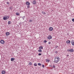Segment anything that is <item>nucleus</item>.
<instances>
[{
	"instance_id": "3",
	"label": "nucleus",
	"mask_w": 74,
	"mask_h": 74,
	"mask_svg": "<svg viewBox=\"0 0 74 74\" xmlns=\"http://www.w3.org/2000/svg\"><path fill=\"white\" fill-rule=\"evenodd\" d=\"M52 38V37L51 35H49L47 37V39L49 40L51 39Z\"/></svg>"
},
{
	"instance_id": "15",
	"label": "nucleus",
	"mask_w": 74,
	"mask_h": 74,
	"mask_svg": "<svg viewBox=\"0 0 74 74\" xmlns=\"http://www.w3.org/2000/svg\"><path fill=\"white\" fill-rule=\"evenodd\" d=\"M16 15L17 16H19L20 15L19 13L18 12H16Z\"/></svg>"
},
{
	"instance_id": "12",
	"label": "nucleus",
	"mask_w": 74,
	"mask_h": 74,
	"mask_svg": "<svg viewBox=\"0 0 74 74\" xmlns=\"http://www.w3.org/2000/svg\"><path fill=\"white\" fill-rule=\"evenodd\" d=\"M33 3L34 4H36V1L35 0L33 1Z\"/></svg>"
},
{
	"instance_id": "34",
	"label": "nucleus",
	"mask_w": 74,
	"mask_h": 74,
	"mask_svg": "<svg viewBox=\"0 0 74 74\" xmlns=\"http://www.w3.org/2000/svg\"><path fill=\"white\" fill-rule=\"evenodd\" d=\"M69 56V55H67V57H68V56Z\"/></svg>"
},
{
	"instance_id": "22",
	"label": "nucleus",
	"mask_w": 74,
	"mask_h": 74,
	"mask_svg": "<svg viewBox=\"0 0 74 74\" xmlns=\"http://www.w3.org/2000/svg\"><path fill=\"white\" fill-rule=\"evenodd\" d=\"M34 66H37V64L36 63H34Z\"/></svg>"
},
{
	"instance_id": "17",
	"label": "nucleus",
	"mask_w": 74,
	"mask_h": 74,
	"mask_svg": "<svg viewBox=\"0 0 74 74\" xmlns=\"http://www.w3.org/2000/svg\"><path fill=\"white\" fill-rule=\"evenodd\" d=\"M46 61L47 62L49 63L50 61L49 60H46Z\"/></svg>"
},
{
	"instance_id": "1",
	"label": "nucleus",
	"mask_w": 74,
	"mask_h": 74,
	"mask_svg": "<svg viewBox=\"0 0 74 74\" xmlns=\"http://www.w3.org/2000/svg\"><path fill=\"white\" fill-rule=\"evenodd\" d=\"M60 58L59 57L56 56L54 58V62L56 63L60 61Z\"/></svg>"
},
{
	"instance_id": "30",
	"label": "nucleus",
	"mask_w": 74,
	"mask_h": 74,
	"mask_svg": "<svg viewBox=\"0 0 74 74\" xmlns=\"http://www.w3.org/2000/svg\"><path fill=\"white\" fill-rule=\"evenodd\" d=\"M72 20V21H73V22H74V18H73Z\"/></svg>"
},
{
	"instance_id": "18",
	"label": "nucleus",
	"mask_w": 74,
	"mask_h": 74,
	"mask_svg": "<svg viewBox=\"0 0 74 74\" xmlns=\"http://www.w3.org/2000/svg\"><path fill=\"white\" fill-rule=\"evenodd\" d=\"M38 52L40 53L42 52V50L41 49H40V50H38Z\"/></svg>"
},
{
	"instance_id": "14",
	"label": "nucleus",
	"mask_w": 74,
	"mask_h": 74,
	"mask_svg": "<svg viewBox=\"0 0 74 74\" xmlns=\"http://www.w3.org/2000/svg\"><path fill=\"white\" fill-rule=\"evenodd\" d=\"M15 58H11V59H10V60L12 61H13L15 60Z\"/></svg>"
},
{
	"instance_id": "20",
	"label": "nucleus",
	"mask_w": 74,
	"mask_h": 74,
	"mask_svg": "<svg viewBox=\"0 0 74 74\" xmlns=\"http://www.w3.org/2000/svg\"><path fill=\"white\" fill-rule=\"evenodd\" d=\"M38 66H40L42 64H41V63H38Z\"/></svg>"
},
{
	"instance_id": "16",
	"label": "nucleus",
	"mask_w": 74,
	"mask_h": 74,
	"mask_svg": "<svg viewBox=\"0 0 74 74\" xmlns=\"http://www.w3.org/2000/svg\"><path fill=\"white\" fill-rule=\"evenodd\" d=\"M28 65H32V64L31 62H29V64H28Z\"/></svg>"
},
{
	"instance_id": "13",
	"label": "nucleus",
	"mask_w": 74,
	"mask_h": 74,
	"mask_svg": "<svg viewBox=\"0 0 74 74\" xmlns=\"http://www.w3.org/2000/svg\"><path fill=\"white\" fill-rule=\"evenodd\" d=\"M26 4H27V5H30V3L29 2H26Z\"/></svg>"
},
{
	"instance_id": "2",
	"label": "nucleus",
	"mask_w": 74,
	"mask_h": 74,
	"mask_svg": "<svg viewBox=\"0 0 74 74\" xmlns=\"http://www.w3.org/2000/svg\"><path fill=\"white\" fill-rule=\"evenodd\" d=\"M9 18V16H5L3 17V20H6L8 19V18Z\"/></svg>"
},
{
	"instance_id": "29",
	"label": "nucleus",
	"mask_w": 74,
	"mask_h": 74,
	"mask_svg": "<svg viewBox=\"0 0 74 74\" xmlns=\"http://www.w3.org/2000/svg\"><path fill=\"white\" fill-rule=\"evenodd\" d=\"M38 55L39 56H41V53H39L38 54Z\"/></svg>"
},
{
	"instance_id": "9",
	"label": "nucleus",
	"mask_w": 74,
	"mask_h": 74,
	"mask_svg": "<svg viewBox=\"0 0 74 74\" xmlns=\"http://www.w3.org/2000/svg\"><path fill=\"white\" fill-rule=\"evenodd\" d=\"M74 51V50L73 49H71L69 50V52H73Z\"/></svg>"
},
{
	"instance_id": "6",
	"label": "nucleus",
	"mask_w": 74,
	"mask_h": 74,
	"mask_svg": "<svg viewBox=\"0 0 74 74\" xmlns=\"http://www.w3.org/2000/svg\"><path fill=\"white\" fill-rule=\"evenodd\" d=\"M49 30L50 31H52L53 30V27H51L49 28Z\"/></svg>"
},
{
	"instance_id": "28",
	"label": "nucleus",
	"mask_w": 74,
	"mask_h": 74,
	"mask_svg": "<svg viewBox=\"0 0 74 74\" xmlns=\"http://www.w3.org/2000/svg\"><path fill=\"white\" fill-rule=\"evenodd\" d=\"M32 20H29V22H32Z\"/></svg>"
},
{
	"instance_id": "4",
	"label": "nucleus",
	"mask_w": 74,
	"mask_h": 74,
	"mask_svg": "<svg viewBox=\"0 0 74 74\" xmlns=\"http://www.w3.org/2000/svg\"><path fill=\"white\" fill-rule=\"evenodd\" d=\"M1 44H3L5 43V42L3 40H1Z\"/></svg>"
},
{
	"instance_id": "19",
	"label": "nucleus",
	"mask_w": 74,
	"mask_h": 74,
	"mask_svg": "<svg viewBox=\"0 0 74 74\" xmlns=\"http://www.w3.org/2000/svg\"><path fill=\"white\" fill-rule=\"evenodd\" d=\"M42 13L43 14H46V13L44 11L42 12Z\"/></svg>"
},
{
	"instance_id": "5",
	"label": "nucleus",
	"mask_w": 74,
	"mask_h": 74,
	"mask_svg": "<svg viewBox=\"0 0 74 74\" xmlns=\"http://www.w3.org/2000/svg\"><path fill=\"white\" fill-rule=\"evenodd\" d=\"M71 43V41L70 40H67L66 41V43L69 45Z\"/></svg>"
},
{
	"instance_id": "26",
	"label": "nucleus",
	"mask_w": 74,
	"mask_h": 74,
	"mask_svg": "<svg viewBox=\"0 0 74 74\" xmlns=\"http://www.w3.org/2000/svg\"><path fill=\"white\" fill-rule=\"evenodd\" d=\"M53 68H55L56 67V66L55 65H53Z\"/></svg>"
},
{
	"instance_id": "7",
	"label": "nucleus",
	"mask_w": 74,
	"mask_h": 74,
	"mask_svg": "<svg viewBox=\"0 0 74 74\" xmlns=\"http://www.w3.org/2000/svg\"><path fill=\"white\" fill-rule=\"evenodd\" d=\"M71 44H72V46H74V41L73 40H72L71 41Z\"/></svg>"
},
{
	"instance_id": "21",
	"label": "nucleus",
	"mask_w": 74,
	"mask_h": 74,
	"mask_svg": "<svg viewBox=\"0 0 74 74\" xmlns=\"http://www.w3.org/2000/svg\"><path fill=\"white\" fill-rule=\"evenodd\" d=\"M11 24V21H8V25H10Z\"/></svg>"
},
{
	"instance_id": "32",
	"label": "nucleus",
	"mask_w": 74,
	"mask_h": 74,
	"mask_svg": "<svg viewBox=\"0 0 74 74\" xmlns=\"http://www.w3.org/2000/svg\"><path fill=\"white\" fill-rule=\"evenodd\" d=\"M6 3L7 4H9V3L8 2H6Z\"/></svg>"
},
{
	"instance_id": "25",
	"label": "nucleus",
	"mask_w": 74,
	"mask_h": 74,
	"mask_svg": "<svg viewBox=\"0 0 74 74\" xmlns=\"http://www.w3.org/2000/svg\"><path fill=\"white\" fill-rule=\"evenodd\" d=\"M30 7L29 5H28L27 6V8L29 9Z\"/></svg>"
},
{
	"instance_id": "23",
	"label": "nucleus",
	"mask_w": 74,
	"mask_h": 74,
	"mask_svg": "<svg viewBox=\"0 0 74 74\" xmlns=\"http://www.w3.org/2000/svg\"><path fill=\"white\" fill-rule=\"evenodd\" d=\"M43 42H45V43H46L47 42V41L46 40H45Z\"/></svg>"
},
{
	"instance_id": "24",
	"label": "nucleus",
	"mask_w": 74,
	"mask_h": 74,
	"mask_svg": "<svg viewBox=\"0 0 74 74\" xmlns=\"http://www.w3.org/2000/svg\"><path fill=\"white\" fill-rule=\"evenodd\" d=\"M42 67L43 68H44L45 67V65H44V64H42Z\"/></svg>"
},
{
	"instance_id": "27",
	"label": "nucleus",
	"mask_w": 74,
	"mask_h": 74,
	"mask_svg": "<svg viewBox=\"0 0 74 74\" xmlns=\"http://www.w3.org/2000/svg\"><path fill=\"white\" fill-rule=\"evenodd\" d=\"M55 53L56 54H57L58 53V52L57 51H55Z\"/></svg>"
},
{
	"instance_id": "33",
	"label": "nucleus",
	"mask_w": 74,
	"mask_h": 74,
	"mask_svg": "<svg viewBox=\"0 0 74 74\" xmlns=\"http://www.w3.org/2000/svg\"><path fill=\"white\" fill-rule=\"evenodd\" d=\"M67 51H70V50H69V49H68V50H67Z\"/></svg>"
},
{
	"instance_id": "10",
	"label": "nucleus",
	"mask_w": 74,
	"mask_h": 74,
	"mask_svg": "<svg viewBox=\"0 0 74 74\" xmlns=\"http://www.w3.org/2000/svg\"><path fill=\"white\" fill-rule=\"evenodd\" d=\"M10 35V33L8 32H6V35L9 36Z\"/></svg>"
},
{
	"instance_id": "35",
	"label": "nucleus",
	"mask_w": 74,
	"mask_h": 74,
	"mask_svg": "<svg viewBox=\"0 0 74 74\" xmlns=\"http://www.w3.org/2000/svg\"><path fill=\"white\" fill-rule=\"evenodd\" d=\"M73 41H74V40Z\"/></svg>"
},
{
	"instance_id": "8",
	"label": "nucleus",
	"mask_w": 74,
	"mask_h": 74,
	"mask_svg": "<svg viewBox=\"0 0 74 74\" xmlns=\"http://www.w3.org/2000/svg\"><path fill=\"white\" fill-rule=\"evenodd\" d=\"M39 49L40 50H42L43 49V47L42 46H40L39 47Z\"/></svg>"
},
{
	"instance_id": "31",
	"label": "nucleus",
	"mask_w": 74,
	"mask_h": 74,
	"mask_svg": "<svg viewBox=\"0 0 74 74\" xmlns=\"http://www.w3.org/2000/svg\"><path fill=\"white\" fill-rule=\"evenodd\" d=\"M51 42H48V44H51Z\"/></svg>"
},
{
	"instance_id": "11",
	"label": "nucleus",
	"mask_w": 74,
	"mask_h": 74,
	"mask_svg": "<svg viewBox=\"0 0 74 74\" xmlns=\"http://www.w3.org/2000/svg\"><path fill=\"white\" fill-rule=\"evenodd\" d=\"M5 72L4 70H2V74H5Z\"/></svg>"
}]
</instances>
